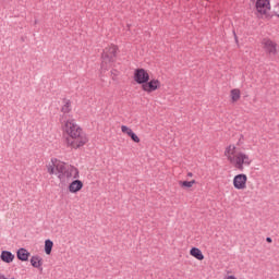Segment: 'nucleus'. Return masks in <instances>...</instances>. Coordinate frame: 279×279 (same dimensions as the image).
Here are the masks:
<instances>
[{
  "mask_svg": "<svg viewBox=\"0 0 279 279\" xmlns=\"http://www.w3.org/2000/svg\"><path fill=\"white\" fill-rule=\"evenodd\" d=\"M0 258L2 260V263H12L14 260V254H12V252L10 251H2Z\"/></svg>",
  "mask_w": 279,
  "mask_h": 279,
  "instance_id": "13",
  "label": "nucleus"
},
{
  "mask_svg": "<svg viewBox=\"0 0 279 279\" xmlns=\"http://www.w3.org/2000/svg\"><path fill=\"white\" fill-rule=\"evenodd\" d=\"M121 131L123 132V134H128V136H130V134L134 132L132 131V129L128 128L126 125H122Z\"/></svg>",
  "mask_w": 279,
  "mask_h": 279,
  "instance_id": "23",
  "label": "nucleus"
},
{
  "mask_svg": "<svg viewBox=\"0 0 279 279\" xmlns=\"http://www.w3.org/2000/svg\"><path fill=\"white\" fill-rule=\"evenodd\" d=\"M158 88H160L159 80H150L142 85V90L145 93H154V90H158Z\"/></svg>",
  "mask_w": 279,
  "mask_h": 279,
  "instance_id": "8",
  "label": "nucleus"
},
{
  "mask_svg": "<svg viewBox=\"0 0 279 279\" xmlns=\"http://www.w3.org/2000/svg\"><path fill=\"white\" fill-rule=\"evenodd\" d=\"M275 16H279V10L274 11Z\"/></svg>",
  "mask_w": 279,
  "mask_h": 279,
  "instance_id": "26",
  "label": "nucleus"
},
{
  "mask_svg": "<svg viewBox=\"0 0 279 279\" xmlns=\"http://www.w3.org/2000/svg\"><path fill=\"white\" fill-rule=\"evenodd\" d=\"M31 265L35 267V269H39V271H43V259L40 256L35 255L31 258Z\"/></svg>",
  "mask_w": 279,
  "mask_h": 279,
  "instance_id": "14",
  "label": "nucleus"
},
{
  "mask_svg": "<svg viewBox=\"0 0 279 279\" xmlns=\"http://www.w3.org/2000/svg\"><path fill=\"white\" fill-rule=\"evenodd\" d=\"M63 130L68 134V137L64 140L68 147H72V149H80V147H84V145L88 143L86 133L82 128H80V125L75 124V122L66 121Z\"/></svg>",
  "mask_w": 279,
  "mask_h": 279,
  "instance_id": "1",
  "label": "nucleus"
},
{
  "mask_svg": "<svg viewBox=\"0 0 279 279\" xmlns=\"http://www.w3.org/2000/svg\"><path fill=\"white\" fill-rule=\"evenodd\" d=\"M129 136L133 143H141V138L138 137V135H136V133H134V131L130 133Z\"/></svg>",
  "mask_w": 279,
  "mask_h": 279,
  "instance_id": "22",
  "label": "nucleus"
},
{
  "mask_svg": "<svg viewBox=\"0 0 279 279\" xmlns=\"http://www.w3.org/2000/svg\"><path fill=\"white\" fill-rule=\"evenodd\" d=\"M229 162L234 167V169H238V171H243L245 167H250V165H252V159H250L247 154L240 151L236 153L235 156H229Z\"/></svg>",
  "mask_w": 279,
  "mask_h": 279,
  "instance_id": "2",
  "label": "nucleus"
},
{
  "mask_svg": "<svg viewBox=\"0 0 279 279\" xmlns=\"http://www.w3.org/2000/svg\"><path fill=\"white\" fill-rule=\"evenodd\" d=\"M64 106L61 108V112L63 114H69L71 112V100L63 99Z\"/></svg>",
  "mask_w": 279,
  "mask_h": 279,
  "instance_id": "18",
  "label": "nucleus"
},
{
  "mask_svg": "<svg viewBox=\"0 0 279 279\" xmlns=\"http://www.w3.org/2000/svg\"><path fill=\"white\" fill-rule=\"evenodd\" d=\"M262 45L266 53H269L270 56H276V53H278V44L274 43V40L269 38H264L262 40Z\"/></svg>",
  "mask_w": 279,
  "mask_h": 279,
  "instance_id": "5",
  "label": "nucleus"
},
{
  "mask_svg": "<svg viewBox=\"0 0 279 279\" xmlns=\"http://www.w3.org/2000/svg\"><path fill=\"white\" fill-rule=\"evenodd\" d=\"M179 184L183 189H191L193 186V184H196V181L195 180H192V181H179Z\"/></svg>",
  "mask_w": 279,
  "mask_h": 279,
  "instance_id": "20",
  "label": "nucleus"
},
{
  "mask_svg": "<svg viewBox=\"0 0 279 279\" xmlns=\"http://www.w3.org/2000/svg\"><path fill=\"white\" fill-rule=\"evenodd\" d=\"M276 10H279V5L275 7Z\"/></svg>",
  "mask_w": 279,
  "mask_h": 279,
  "instance_id": "30",
  "label": "nucleus"
},
{
  "mask_svg": "<svg viewBox=\"0 0 279 279\" xmlns=\"http://www.w3.org/2000/svg\"><path fill=\"white\" fill-rule=\"evenodd\" d=\"M81 189H84V183L81 180H74L69 185L70 193H80Z\"/></svg>",
  "mask_w": 279,
  "mask_h": 279,
  "instance_id": "11",
  "label": "nucleus"
},
{
  "mask_svg": "<svg viewBox=\"0 0 279 279\" xmlns=\"http://www.w3.org/2000/svg\"><path fill=\"white\" fill-rule=\"evenodd\" d=\"M233 186L238 191H243V189H246L247 187V175L243 174V173L236 174L233 178Z\"/></svg>",
  "mask_w": 279,
  "mask_h": 279,
  "instance_id": "6",
  "label": "nucleus"
},
{
  "mask_svg": "<svg viewBox=\"0 0 279 279\" xmlns=\"http://www.w3.org/2000/svg\"><path fill=\"white\" fill-rule=\"evenodd\" d=\"M231 99L233 104L239 101V99H241V89H238V88L232 89Z\"/></svg>",
  "mask_w": 279,
  "mask_h": 279,
  "instance_id": "17",
  "label": "nucleus"
},
{
  "mask_svg": "<svg viewBox=\"0 0 279 279\" xmlns=\"http://www.w3.org/2000/svg\"><path fill=\"white\" fill-rule=\"evenodd\" d=\"M66 178L68 180L70 178L77 180V178H80V170L74 166L68 165V167L65 168V172L63 174V180H66Z\"/></svg>",
  "mask_w": 279,
  "mask_h": 279,
  "instance_id": "9",
  "label": "nucleus"
},
{
  "mask_svg": "<svg viewBox=\"0 0 279 279\" xmlns=\"http://www.w3.org/2000/svg\"><path fill=\"white\" fill-rule=\"evenodd\" d=\"M266 241H267V243H272L274 242V240H271V238H266Z\"/></svg>",
  "mask_w": 279,
  "mask_h": 279,
  "instance_id": "24",
  "label": "nucleus"
},
{
  "mask_svg": "<svg viewBox=\"0 0 279 279\" xmlns=\"http://www.w3.org/2000/svg\"><path fill=\"white\" fill-rule=\"evenodd\" d=\"M29 256H31L29 252L26 251V248L24 247L19 248L16 252L17 260H22V263L29 260Z\"/></svg>",
  "mask_w": 279,
  "mask_h": 279,
  "instance_id": "12",
  "label": "nucleus"
},
{
  "mask_svg": "<svg viewBox=\"0 0 279 279\" xmlns=\"http://www.w3.org/2000/svg\"><path fill=\"white\" fill-rule=\"evenodd\" d=\"M134 81L136 84L145 85L149 82V73L145 69H136L134 72Z\"/></svg>",
  "mask_w": 279,
  "mask_h": 279,
  "instance_id": "4",
  "label": "nucleus"
},
{
  "mask_svg": "<svg viewBox=\"0 0 279 279\" xmlns=\"http://www.w3.org/2000/svg\"><path fill=\"white\" fill-rule=\"evenodd\" d=\"M225 156L227 157V160H229L230 156H236V146L229 145L225 150Z\"/></svg>",
  "mask_w": 279,
  "mask_h": 279,
  "instance_id": "16",
  "label": "nucleus"
},
{
  "mask_svg": "<svg viewBox=\"0 0 279 279\" xmlns=\"http://www.w3.org/2000/svg\"><path fill=\"white\" fill-rule=\"evenodd\" d=\"M255 8L259 14H267V11L270 10L271 4L269 0H257Z\"/></svg>",
  "mask_w": 279,
  "mask_h": 279,
  "instance_id": "10",
  "label": "nucleus"
},
{
  "mask_svg": "<svg viewBox=\"0 0 279 279\" xmlns=\"http://www.w3.org/2000/svg\"><path fill=\"white\" fill-rule=\"evenodd\" d=\"M51 250H53V241L51 240H46L45 241V252L49 256L51 254Z\"/></svg>",
  "mask_w": 279,
  "mask_h": 279,
  "instance_id": "19",
  "label": "nucleus"
},
{
  "mask_svg": "<svg viewBox=\"0 0 279 279\" xmlns=\"http://www.w3.org/2000/svg\"><path fill=\"white\" fill-rule=\"evenodd\" d=\"M51 162L52 165H49L47 169H48V173L50 175H53V173L56 174V159H51Z\"/></svg>",
  "mask_w": 279,
  "mask_h": 279,
  "instance_id": "21",
  "label": "nucleus"
},
{
  "mask_svg": "<svg viewBox=\"0 0 279 279\" xmlns=\"http://www.w3.org/2000/svg\"><path fill=\"white\" fill-rule=\"evenodd\" d=\"M227 279H236V277H234V275H230L227 277Z\"/></svg>",
  "mask_w": 279,
  "mask_h": 279,
  "instance_id": "25",
  "label": "nucleus"
},
{
  "mask_svg": "<svg viewBox=\"0 0 279 279\" xmlns=\"http://www.w3.org/2000/svg\"><path fill=\"white\" fill-rule=\"evenodd\" d=\"M234 38H235L236 41L239 40L238 37H236V33H234Z\"/></svg>",
  "mask_w": 279,
  "mask_h": 279,
  "instance_id": "29",
  "label": "nucleus"
},
{
  "mask_svg": "<svg viewBox=\"0 0 279 279\" xmlns=\"http://www.w3.org/2000/svg\"><path fill=\"white\" fill-rule=\"evenodd\" d=\"M238 143H239V144H241V143H243V142L239 140V142H238Z\"/></svg>",
  "mask_w": 279,
  "mask_h": 279,
  "instance_id": "31",
  "label": "nucleus"
},
{
  "mask_svg": "<svg viewBox=\"0 0 279 279\" xmlns=\"http://www.w3.org/2000/svg\"><path fill=\"white\" fill-rule=\"evenodd\" d=\"M245 138V136L240 135V141H243Z\"/></svg>",
  "mask_w": 279,
  "mask_h": 279,
  "instance_id": "28",
  "label": "nucleus"
},
{
  "mask_svg": "<svg viewBox=\"0 0 279 279\" xmlns=\"http://www.w3.org/2000/svg\"><path fill=\"white\" fill-rule=\"evenodd\" d=\"M119 48L114 45H111L109 47H106L101 54V69L106 66V64H112V62H117V51Z\"/></svg>",
  "mask_w": 279,
  "mask_h": 279,
  "instance_id": "3",
  "label": "nucleus"
},
{
  "mask_svg": "<svg viewBox=\"0 0 279 279\" xmlns=\"http://www.w3.org/2000/svg\"><path fill=\"white\" fill-rule=\"evenodd\" d=\"M187 178H193V172H189Z\"/></svg>",
  "mask_w": 279,
  "mask_h": 279,
  "instance_id": "27",
  "label": "nucleus"
},
{
  "mask_svg": "<svg viewBox=\"0 0 279 279\" xmlns=\"http://www.w3.org/2000/svg\"><path fill=\"white\" fill-rule=\"evenodd\" d=\"M54 169H56V175L59 178V180L63 181L64 180V173L66 171V165L63 161H59L58 159H54Z\"/></svg>",
  "mask_w": 279,
  "mask_h": 279,
  "instance_id": "7",
  "label": "nucleus"
},
{
  "mask_svg": "<svg viewBox=\"0 0 279 279\" xmlns=\"http://www.w3.org/2000/svg\"><path fill=\"white\" fill-rule=\"evenodd\" d=\"M191 256L196 258V260H204V253H202V250L197 247H192L190 251Z\"/></svg>",
  "mask_w": 279,
  "mask_h": 279,
  "instance_id": "15",
  "label": "nucleus"
}]
</instances>
